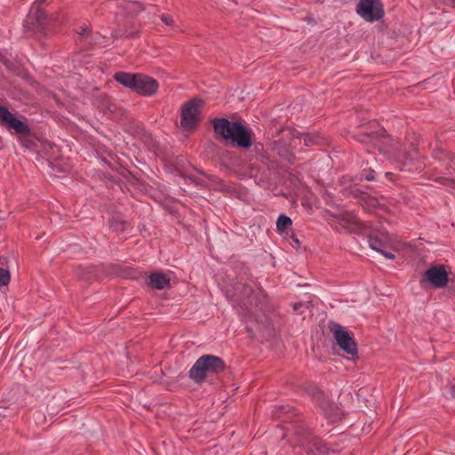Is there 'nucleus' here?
Wrapping results in <instances>:
<instances>
[{
  "instance_id": "bb28decb",
  "label": "nucleus",
  "mask_w": 455,
  "mask_h": 455,
  "mask_svg": "<svg viewBox=\"0 0 455 455\" xmlns=\"http://www.w3.org/2000/svg\"><path fill=\"white\" fill-rule=\"evenodd\" d=\"M291 238L292 241V246L299 249L300 247V242L299 238L294 234L291 235Z\"/></svg>"
},
{
  "instance_id": "1a4fd4ad",
  "label": "nucleus",
  "mask_w": 455,
  "mask_h": 455,
  "mask_svg": "<svg viewBox=\"0 0 455 455\" xmlns=\"http://www.w3.org/2000/svg\"><path fill=\"white\" fill-rule=\"evenodd\" d=\"M357 140L361 143L371 144L384 153L389 152V147L393 141V139L386 134V130L384 128H379L374 132H362L357 135Z\"/></svg>"
},
{
  "instance_id": "393cba45",
  "label": "nucleus",
  "mask_w": 455,
  "mask_h": 455,
  "mask_svg": "<svg viewBox=\"0 0 455 455\" xmlns=\"http://www.w3.org/2000/svg\"><path fill=\"white\" fill-rule=\"evenodd\" d=\"M161 20L166 26L172 27L174 25V20H173L172 17L169 14H162Z\"/></svg>"
},
{
  "instance_id": "4be33fe9",
  "label": "nucleus",
  "mask_w": 455,
  "mask_h": 455,
  "mask_svg": "<svg viewBox=\"0 0 455 455\" xmlns=\"http://www.w3.org/2000/svg\"><path fill=\"white\" fill-rule=\"evenodd\" d=\"M10 272L3 267H0V286H5L10 283Z\"/></svg>"
},
{
  "instance_id": "423d86ee",
  "label": "nucleus",
  "mask_w": 455,
  "mask_h": 455,
  "mask_svg": "<svg viewBox=\"0 0 455 455\" xmlns=\"http://www.w3.org/2000/svg\"><path fill=\"white\" fill-rule=\"evenodd\" d=\"M355 11L362 19L371 23L381 20L385 15L380 0H359Z\"/></svg>"
},
{
  "instance_id": "dca6fc26",
  "label": "nucleus",
  "mask_w": 455,
  "mask_h": 455,
  "mask_svg": "<svg viewBox=\"0 0 455 455\" xmlns=\"http://www.w3.org/2000/svg\"><path fill=\"white\" fill-rule=\"evenodd\" d=\"M97 268L94 266L82 267L76 269V276L84 281H91L96 277Z\"/></svg>"
},
{
  "instance_id": "2eb2a0df",
  "label": "nucleus",
  "mask_w": 455,
  "mask_h": 455,
  "mask_svg": "<svg viewBox=\"0 0 455 455\" xmlns=\"http://www.w3.org/2000/svg\"><path fill=\"white\" fill-rule=\"evenodd\" d=\"M114 78L120 84L134 91L137 84L138 73L133 74L120 71L115 74Z\"/></svg>"
},
{
  "instance_id": "6e6552de",
  "label": "nucleus",
  "mask_w": 455,
  "mask_h": 455,
  "mask_svg": "<svg viewBox=\"0 0 455 455\" xmlns=\"http://www.w3.org/2000/svg\"><path fill=\"white\" fill-rule=\"evenodd\" d=\"M330 331L332 332L336 343L344 352L352 356L357 355V345L348 331L336 323L330 324Z\"/></svg>"
},
{
  "instance_id": "a211bd4d",
  "label": "nucleus",
  "mask_w": 455,
  "mask_h": 455,
  "mask_svg": "<svg viewBox=\"0 0 455 455\" xmlns=\"http://www.w3.org/2000/svg\"><path fill=\"white\" fill-rule=\"evenodd\" d=\"M292 226V220L290 217L281 214L276 221V231L279 234L286 233Z\"/></svg>"
},
{
  "instance_id": "7c9ffc66",
  "label": "nucleus",
  "mask_w": 455,
  "mask_h": 455,
  "mask_svg": "<svg viewBox=\"0 0 455 455\" xmlns=\"http://www.w3.org/2000/svg\"><path fill=\"white\" fill-rule=\"evenodd\" d=\"M4 148V140L3 138L0 136V150Z\"/></svg>"
},
{
  "instance_id": "5701e85b",
  "label": "nucleus",
  "mask_w": 455,
  "mask_h": 455,
  "mask_svg": "<svg viewBox=\"0 0 455 455\" xmlns=\"http://www.w3.org/2000/svg\"><path fill=\"white\" fill-rule=\"evenodd\" d=\"M79 36V39H88L90 36V25L84 23L79 27V30L77 31Z\"/></svg>"
},
{
  "instance_id": "412c9836",
  "label": "nucleus",
  "mask_w": 455,
  "mask_h": 455,
  "mask_svg": "<svg viewBox=\"0 0 455 455\" xmlns=\"http://www.w3.org/2000/svg\"><path fill=\"white\" fill-rule=\"evenodd\" d=\"M253 149L257 154V159L261 161L262 163H267L268 161V157L267 156L264 151V146L261 143H255L253 146Z\"/></svg>"
},
{
  "instance_id": "72a5a7b5",
  "label": "nucleus",
  "mask_w": 455,
  "mask_h": 455,
  "mask_svg": "<svg viewBox=\"0 0 455 455\" xmlns=\"http://www.w3.org/2000/svg\"><path fill=\"white\" fill-rule=\"evenodd\" d=\"M451 162L453 163V164H455V156H452V158H451Z\"/></svg>"
},
{
  "instance_id": "39448f33",
  "label": "nucleus",
  "mask_w": 455,
  "mask_h": 455,
  "mask_svg": "<svg viewBox=\"0 0 455 455\" xmlns=\"http://www.w3.org/2000/svg\"><path fill=\"white\" fill-rule=\"evenodd\" d=\"M54 25V20L40 7L34 4L26 19V27L35 34L46 35L51 27Z\"/></svg>"
},
{
  "instance_id": "f257e3e1",
  "label": "nucleus",
  "mask_w": 455,
  "mask_h": 455,
  "mask_svg": "<svg viewBox=\"0 0 455 455\" xmlns=\"http://www.w3.org/2000/svg\"><path fill=\"white\" fill-rule=\"evenodd\" d=\"M235 307L240 308L244 315L263 325H269L268 315L274 311L264 291L255 285L236 283L232 290L227 291Z\"/></svg>"
},
{
  "instance_id": "f8f14e48",
  "label": "nucleus",
  "mask_w": 455,
  "mask_h": 455,
  "mask_svg": "<svg viewBox=\"0 0 455 455\" xmlns=\"http://www.w3.org/2000/svg\"><path fill=\"white\" fill-rule=\"evenodd\" d=\"M423 281H427L435 288H443L449 282L448 275L443 265L429 267L424 274Z\"/></svg>"
},
{
  "instance_id": "aec40b11",
  "label": "nucleus",
  "mask_w": 455,
  "mask_h": 455,
  "mask_svg": "<svg viewBox=\"0 0 455 455\" xmlns=\"http://www.w3.org/2000/svg\"><path fill=\"white\" fill-rule=\"evenodd\" d=\"M322 140L323 139L316 134H304V145L307 147L321 144Z\"/></svg>"
},
{
  "instance_id": "c9c22d12",
  "label": "nucleus",
  "mask_w": 455,
  "mask_h": 455,
  "mask_svg": "<svg viewBox=\"0 0 455 455\" xmlns=\"http://www.w3.org/2000/svg\"><path fill=\"white\" fill-rule=\"evenodd\" d=\"M452 3H453V5H454V7H455V0H452Z\"/></svg>"
},
{
  "instance_id": "2f4dec72",
  "label": "nucleus",
  "mask_w": 455,
  "mask_h": 455,
  "mask_svg": "<svg viewBox=\"0 0 455 455\" xmlns=\"http://www.w3.org/2000/svg\"><path fill=\"white\" fill-rule=\"evenodd\" d=\"M385 176H386V177H387V178L392 179V177H393V173H391V172H386V173H385Z\"/></svg>"
},
{
  "instance_id": "0eeeda50",
  "label": "nucleus",
  "mask_w": 455,
  "mask_h": 455,
  "mask_svg": "<svg viewBox=\"0 0 455 455\" xmlns=\"http://www.w3.org/2000/svg\"><path fill=\"white\" fill-rule=\"evenodd\" d=\"M0 125L22 137L31 136L32 131L23 121L18 119L6 107L0 105Z\"/></svg>"
},
{
  "instance_id": "f3484780",
  "label": "nucleus",
  "mask_w": 455,
  "mask_h": 455,
  "mask_svg": "<svg viewBox=\"0 0 455 455\" xmlns=\"http://www.w3.org/2000/svg\"><path fill=\"white\" fill-rule=\"evenodd\" d=\"M110 228L114 231H124L128 223L120 214H115L111 217L109 221Z\"/></svg>"
},
{
  "instance_id": "a878e982",
  "label": "nucleus",
  "mask_w": 455,
  "mask_h": 455,
  "mask_svg": "<svg viewBox=\"0 0 455 455\" xmlns=\"http://www.w3.org/2000/svg\"><path fill=\"white\" fill-rule=\"evenodd\" d=\"M363 179L366 180H373L375 177V171L372 169L364 170Z\"/></svg>"
},
{
  "instance_id": "6ab92c4d",
  "label": "nucleus",
  "mask_w": 455,
  "mask_h": 455,
  "mask_svg": "<svg viewBox=\"0 0 455 455\" xmlns=\"http://www.w3.org/2000/svg\"><path fill=\"white\" fill-rule=\"evenodd\" d=\"M368 243H369V246L372 250H374L379 253L383 250L387 248V243L385 241H383L381 238H379L378 236H374L371 234L368 235Z\"/></svg>"
},
{
  "instance_id": "ddd939ff",
  "label": "nucleus",
  "mask_w": 455,
  "mask_h": 455,
  "mask_svg": "<svg viewBox=\"0 0 455 455\" xmlns=\"http://www.w3.org/2000/svg\"><path fill=\"white\" fill-rule=\"evenodd\" d=\"M136 84L134 92L142 96L154 95L159 87L158 82L156 79L143 74H138Z\"/></svg>"
},
{
  "instance_id": "7ed1b4c3",
  "label": "nucleus",
  "mask_w": 455,
  "mask_h": 455,
  "mask_svg": "<svg viewBox=\"0 0 455 455\" xmlns=\"http://www.w3.org/2000/svg\"><path fill=\"white\" fill-rule=\"evenodd\" d=\"M226 363L222 358L214 355H203L188 371V377L196 383L201 384L206 380L208 374H219L224 371Z\"/></svg>"
},
{
  "instance_id": "cd10ccee",
  "label": "nucleus",
  "mask_w": 455,
  "mask_h": 455,
  "mask_svg": "<svg viewBox=\"0 0 455 455\" xmlns=\"http://www.w3.org/2000/svg\"><path fill=\"white\" fill-rule=\"evenodd\" d=\"M385 258L388 259H395V254L390 252V251H387L386 249L383 250L381 252H380Z\"/></svg>"
},
{
  "instance_id": "9b49d317",
  "label": "nucleus",
  "mask_w": 455,
  "mask_h": 455,
  "mask_svg": "<svg viewBox=\"0 0 455 455\" xmlns=\"http://www.w3.org/2000/svg\"><path fill=\"white\" fill-rule=\"evenodd\" d=\"M334 218L339 223L350 233L358 235L366 234L369 226L362 222L352 212H342L335 215Z\"/></svg>"
},
{
  "instance_id": "9d476101",
  "label": "nucleus",
  "mask_w": 455,
  "mask_h": 455,
  "mask_svg": "<svg viewBox=\"0 0 455 455\" xmlns=\"http://www.w3.org/2000/svg\"><path fill=\"white\" fill-rule=\"evenodd\" d=\"M201 103V100L194 99L183 105L180 124L185 130H192L196 126L199 121L198 112Z\"/></svg>"
},
{
  "instance_id": "c756f323",
  "label": "nucleus",
  "mask_w": 455,
  "mask_h": 455,
  "mask_svg": "<svg viewBox=\"0 0 455 455\" xmlns=\"http://www.w3.org/2000/svg\"><path fill=\"white\" fill-rule=\"evenodd\" d=\"M451 394L452 397H455V384L451 387Z\"/></svg>"
},
{
  "instance_id": "b1692460",
  "label": "nucleus",
  "mask_w": 455,
  "mask_h": 455,
  "mask_svg": "<svg viewBox=\"0 0 455 455\" xmlns=\"http://www.w3.org/2000/svg\"><path fill=\"white\" fill-rule=\"evenodd\" d=\"M333 409L335 410L334 413H331V412H329V411H325V416L331 421L335 422V421L340 419L341 412L339 411V410L337 407H334Z\"/></svg>"
},
{
  "instance_id": "20e7f679",
  "label": "nucleus",
  "mask_w": 455,
  "mask_h": 455,
  "mask_svg": "<svg viewBox=\"0 0 455 455\" xmlns=\"http://www.w3.org/2000/svg\"><path fill=\"white\" fill-rule=\"evenodd\" d=\"M299 140V132L291 128L283 129L282 137L273 142L272 149L279 157L293 164L296 160L293 151L298 145L297 141Z\"/></svg>"
},
{
  "instance_id": "4468645a",
  "label": "nucleus",
  "mask_w": 455,
  "mask_h": 455,
  "mask_svg": "<svg viewBox=\"0 0 455 455\" xmlns=\"http://www.w3.org/2000/svg\"><path fill=\"white\" fill-rule=\"evenodd\" d=\"M146 284L152 289L164 290L171 286L170 276L162 272H153L146 278Z\"/></svg>"
},
{
  "instance_id": "c85d7f7f",
  "label": "nucleus",
  "mask_w": 455,
  "mask_h": 455,
  "mask_svg": "<svg viewBox=\"0 0 455 455\" xmlns=\"http://www.w3.org/2000/svg\"><path fill=\"white\" fill-rule=\"evenodd\" d=\"M443 181V184H450V183H455V181L453 180H450V179H447V178H441Z\"/></svg>"
},
{
  "instance_id": "f03ea898",
  "label": "nucleus",
  "mask_w": 455,
  "mask_h": 455,
  "mask_svg": "<svg viewBox=\"0 0 455 455\" xmlns=\"http://www.w3.org/2000/svg\"><path fill=\"white\" fill-rule=\"evenodd\" d=\"M212 122L214 132L224 140L243 148L252 145L253 132L240 122L229 121L227 118H214Z\"/></svg>"
},
{
  "instance_id": "f704fd0d",
  "label": "nucleus",
  "mask_w": 455,
  "mask_h": 455,
  "mask_svg": "<svg viewBox=\"0 0 455 455\" xmlns=\"http://www.w3.org/2000/svg\"><path fill=\"white\" fill-rule=\"evenodd\" d=\"M319 443V440H316L315 445H318Z\"/></svg>"
},
{
  "instance_id": "473e14b6",
  "label": "nucleus",
  "mask_w": 455,
  "mask_h": 455,
  "mask_svg": "<svg viewBox=\"0 0 455 455\" xmlns=\"http://www.w3.org/2000/svg\"><path fill=\"white\" fill-rule=\"evenodd\" d=\"M299 306H300V304H294V309L299 308Z\"/></svg>"
}]
</instances>
